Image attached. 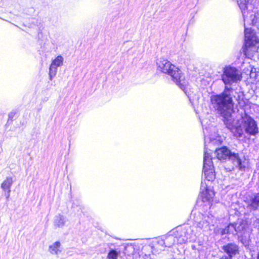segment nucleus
<instances>
[{
  "mask_svg": "<svg viewBox=\"0 0 259 259\" xmlns=\"http://www.w3.org/2000/svg\"><path fill=\"white\" fill-rule=\"evenodd\" d=\"M233 89L231 88L225 87L223 92L220 94L212 95L210 100L213 107L221 115L225 124L227 128H231L236 135H239L241 131H236V128L230 126V120L233 115V100L232 93Z\"/></svg>",
  "mask_w": 259,
  "mask_h": 259,
  "instance_id": "1",
  "label": "nucleus"
},
{
  "mask_svg": "<svg viewBox=\"0 0 259 259\" xmlns=\"http://www.w3.org/2000/svg\"><path fill=\"white\" fill-rule=\"evenodd\" d=\"M215 130V127L212 126L203 128L205 150L204 151L203 171L205 179L208 181L214 180L215 174L210 153L206 150V146H208L207 143L214 145L220 142V137L216 134L214 133L213 135L209 134V132H214Z\"/></svg>",
  "mask_w": 259,
  "mask_h": 259,
  "instance_id": "2",
  "label": "nucleus"
},
{
  "mask_svg": "<svg viewBox=\"0 0 259 259\" xmlns=\"http://www.w3.org/2000/svg\"><path fill=\"white\" fill-rule=\"evenodd\" d=\"M229 122V121H228ZM230 126L236 128V131H241L239 135H237L233 132L232 129L228 128L233 134L236 138H241L243 136L244 132L250 135L254 136L258 133V127L254 120L244 113L241 116V118L234 119L233 116L230 120Z\"/></svg>",
  "mask_w": 259,
  "mask_h": 259,
  "instance_id": "3",
  "label": "nucleus"
},
{
  "mask_svg": "<svg viewBox=\"0 0 259 259\" xmlns=\"http://www.w3.org/2000/svg\"><path fill=\"white\" fill-rule=\"evenodd\" d=\"M215 154L220 160L229 159L233 164V168L244 171L248 166V162L244 156H240L238 153H232L226 147L217 149Z\"/></svg>",
  "mask_w": 259,
  "mask_h": 259,
  "instance_id": "4",
  "label": "nucleus"
},
{
  "mask_svg": "<svg viewBox=\"0 0 259 259\" xmlns=\"http://www.w3.org/2000/svg\"><path fill=\"white\" fill-rule=\"evenodd\" d=\"M238 4L243 17L245 29H247L245 22L254 25L258 22L256 12L253 11L256 6V0H238Z\"/></svg>",
  "mask_w": 259,
  "mask_h": 259,
  "instance_id": "5",
  "label": "nucleus"
},
{
  "mask_svg": "<svg viewBox=\"0 0 259 259\" xmlns=\"http://www.w3.org/2000/svg\"><path fill=\"white\" fill-rule=\"evenodd\" d=\"M158 70L169 75L172 81L178 85L185 93L187 85V81L177 66H158Z\"/></svg>",
  "mask_w": 259,
  "mask_h": 259,
  "instance_id": "6",
  "label": "nucleus"
},
{
  "mask_svg": "<svg viewBox=\"0 0 259 259\" xmlns=\"http://www.w3.org/2000/svg\"><path fill=\"white\" fill-rule=\"evenodd\" d=\"M245 46L244 48V55L247 59H251L256 53L258 54L259 59V46L256 47V44L258 43V40L257 38L255 32L251 29H245L244 30Z\"/></svg>",
  "mask_w": 259,
  "mask_h": 259,
  "instance_id": "7",
  "label": "nucleus"
},
{
  "mask_svg": "<svg viewBox=\"0 0 259 259\" xmlns=\"http://www.w3.org/2000/svg\"><path fill=\"white\" fill-rule=\"evenodd\" d=\"M176 234L178 236L177 242L180 244L186 243L188 241H195L198 236H199V232H195L194 229L189 226L177 228Z\"/></svg>",
  "mask_w": 259,
  "mask_h": 259,
  "instance_id": "8",
  "label": "nucleus"
},
{
  "mask_svg": "<svg viewBox=\"0 0 259 259\" xmlns=\"http://www.w3.org/2000/svg\"><path fill=\"white\" fill-rule=\"evenodd\" d=\"M222 78L225 84H231L232 83L237 82L241 80L242 73L240 70L234 67L226 66L224 69Z\"/></svg>",
  "mask_w": 259,
  "mask_h": 259,
  "instance_id": "9",
  "label": "nucleus"
},
{
  "mask_svg": "<svg viewBox=\"0 0 259 259\" xmlns=\"http://www.w3.org/2000/svg\"><path fill=\"white\" fill-rule=\"evenodd\" d=\"M236 230L238 237L242 243L247 246L249 245L251 230L246 221H239L236 223Z\"/></svg>",
  "mask_w": 259,
  "mask_h": 259,
  "instance_id": "10",
  "label": "nucleus"
},
{
  "mask_svg": "<svg viewBox=\"0 0 259 259\" xmlns=\"http://www.w3.org/2000/svg\"><path fill=\"white\" fill-rule=\"evenodd\" d=\"M202 220L197 222L196 228L199 229L203 232H208L211 230V227H213L214 223H216V219L211 214L209 215H204L201 214Z\"/></svg>",
  "mask_w": 259,
  "mask_h": 259,
  "instance_id": "11",
  "label": "nucleus"
},
{
  "mask_svg": "<svg viewBox=\"0 0 259 259\" xmlns=\"http://www.w3.org/2000/svg\"><path fill=\"white\" fill-rule=\"evenodd\" d=\"M200 196L204 202H208L210 205L214 193L211 188L208 187L205 182H202L200 187Z\"/></svg>",
  "mask_w": 259,
  "mask_h": 259,
  "instance_id": "12",
  "label": "nucleus"
},
{
  "mask_svg": "<svg viewBox=\"0 0 259 259\" xmlns=\"http://www.w3.org/2000/svg\"><path fill=\"white\" fill-rule=\"evenodd\" d=\"M224 251L228 254L229 258L227 256H223L220 259H231V258L238 253V247L233 243H229L223 247Z\"/></svg>",
  "mask_w": 259,
  "mask_h": 259,
  "instance_id": "13",
  "label": "nucleus"
},
{
  "mask_svg": "<svg viewBox=\"0 0 259 259\" xmlns=\"http://www.w3.org/2000/svg\"><path fill=\"white\" fill-rule=\"evenodd\" d=\"M177 233L176 229H174L171 231L168 234L164 237L165 239V247H170L175 243L179 244L177 242L178 236H179V235L176 234Z\"/></svg>",
  "mask_w": 259,
  "mask_h": 259,
  "instance_id": "14",
  "label": "nucleus"
},
{
  "mask_svg": "<svg viewBox=\"0 0 259 259\" xmlns=\"http://www.w3.org/2000/svg\"><path fill=\"white\" fill-rule=\"evenodd\" d=\"M68 222V219L66 217L61 215L58 214L55 217L54 221V225L55 228H62Z\"/></svg>",
  "mask_w": 259,
  "mask_h": 259,
  "instance_id": "15",
  "label": "nucleus"
},
{
  "mask_svg": "<svg viewBox=\"0 0 259 259\" xmlns=\"http://www.w3.org/2000/svg\"><path fill=\"white\" fill-rule=\"evenodd\" d=\"M13 184V178L7 177L1 184V188L4 191L11 192V187Z\"/></svg>",
  "mask_w": 259,
  "mask_h": 259,
  "instance_id": "16",
  "label": "nucleus"
},
{
  "mask_svg": "<svg viewBox=\"0 0 259 259\" xmlns=\"http://www.w3.org/2000/svg\"><path fill=\"white\" fill-rule=\"evenodd\" d=\"M222 234H237L236 230V223L234 224H230L222 231Z\"/></svg>",
  "mask_w": 259,
  "mask_h": 259,
  "instance_id": "17",
  "label": "nucleus"
},
{
  "mask_svg": "<svg viewBox=\"0 0 259 259\" xmlns=\"http://www.w3.org/2000/svg\"><path fill=\"white\" fill-rule=\"evenodd\" d=\"M49 251L52 254H58L61 252L60 243L56 242L49 247Z\"/></svg>",
  "mask_w": 259,
  "mask_h": 259,
  "instance_id": "18",
  "label": "nucleus"
},
{
  "mask_svg": "<svg viewBox=\"0 0 259 259\" xmlns=\"http://www.w3.org/2000/svg\"><path fill=\"white\" fill-rule=\"evenodd\" d=\"M251 206L256 209L259 206V193L253 194L250 198Z\"/></svg>",
  "mask_w": 259,
  "mask_h": 259,
  "instance_id": "19",
  "label": "nucleus"
},
{
  "mask_svg": "<svg viewBox=\"0 0 259 259\" xmlns=\"http://www.w3.org/2000/svg\"><path fill=\"white\" fill-rule=\"evenodd\" d=\"M120 251H118L115 249H111L109 251L107 258L108 259H117Z\"/></svg>",
  "mask_w": 259,
  "mask_h": 259,
  "instance_id": "20",
  "label": "nucleus"
},
{
  "mask_svg": "<svg viewBox=\"0 0 259 259\" xmlns=\"http://www.w3.org/2000/svg\"><path fill=\"white\" fill-rule=\"evenodd\" d=\"M57 66H50L49 68V77L52 80L55 76L57 71Z\"/></svg>",
  "mask_w": 259,
  "mask_h": 259,
  "instance_id": "21",
  "label": "nucleus"
},
{
  "mask_svg": "<svg viewBox=\"0 0 259 259\" xmlns=\"http://www.w3.org/2000/svg\"><path fill=\"white\" fill-rule=\"evenodd\" d=\"M63 58L61 56H58L52 62L51 65H60L63 63Z\"/></svg>",
  "mask_w": 259,
  "mask_h": 259,
  "instance_id": "22",
  "label": "nucleus"
},
{
  "mask_svg": "<svg viewBox=\"0 0 259 259\" xmlns=\"http://www.w3.org/2000/svg\"><path fill=\"white\" fill-rule=\"evenodd\" d=\"M157 243L159 245H161L162 246H164L165 247V239H164V238L163 237V238H160V239H158Z\"/></svg>",
  "mask_w": 259,
  "mask_h": 259,
  "instance_id": "23",
  "label": "nucleus"
},
{
  "mask_svg": "<svg viewBox=\"0 0 259 259\" xmlns=\"http://www.w3.org/2000/svg\"><path fill=\"white\" fill-rule=\"evenodd\" d=\"M4 192H5V195L6 196L7 199H8L10 197L11 192H8V191H4Z\"/></svg>",
  "mask_w": 259,
  "mask_h": 259,
  "instance_id": "24",
  "label": "nucleus"
},
{
  "mask_svg": "<svg viewBox=\"0 0 259 259\" xmlns=\"http://www.w3.org/2000/svg\"><path fill=\"white\" fill-rule=\"evenodd\" d=\"M168 63V61L167 60H163V61L161 62V65H166Z\"/></svg>",
  "mask_w": 259,
  "mask_h": 259,
  "instance_id": "25",
  "label": "nucleus"
},
{
  "mask_svg": "<svg viewBox=\"0 0 259 259\" xmlns=\"http://www.w3.org/2000/svg\"><path fill=\"white\" fill-rule=\"evenodd\" d=\"M145 257H146L147 258H149L150 257L149 255H145Z\"/></svg>",
  "mask_w": 259,
  "mask_h": 259,
  "instance_id": "26",
  "label": "nucleus"
},
{
  "mask_svg": "<svg viewBox=\"0 0 259 259\" xmlns=\"http://www.w3.org/2000/svg\"><path fill=\"white\" fill-rule=\"evenodd\" d=\"M243 63H250V62L246 61V62H243Z\"/></svg>",
  "mask_w": 259,
  "mask_h": 259,
  "instance_id": "27",
  "label": "nucleus"
},
{
  "mask_svg": "<svg viewBox=\"0 0 259 259\" xmlns=\"http://www.w3.org/2000/svg\"><path fill=\"white\" fill-rule=\"evenodd\" d=\"M2 151V146L0 145V152Z\"/></svg>",
  "mask_w": 259,
  "mask_h": 259,
  "instance_id": "28",
  "label": "nucleus"
},
{
  "mask_svg": "<svg viewBox=\"0 0 259 259\" xmlns=\"http://www.w3.org/2000/svg\"><path fill=\"white\" fill-rule=\"evenodd\" d=\"M257 259H259V252H258V253L257 254Z\"/></svg>",
  "mask_w": 259,
  "mask_h": 259,
  "instance_id": "29",
  "label": "nucleus"
},
{
  "mask_svg": "<svg viewBox=\"0 0 259 259\" xmlns=\"http://www.w3.org/2000/svg\"><path fill=\"white\" fill-rule=\"evenodd\" d=\"M252 73V69L251 68V72H250V75H251Z\"/></svg>",
  "mask_w": 259,
  "mask_h": 259,
  "instance_id": "30",
  "label": "nucleus"
},
{
  "mask_svg": "<svg viewBox=\"0 0 259 259\" xmlns=\"http://www.w3.org/2000/svg\"><path fill=\"white\" fill-rule=\"evenodd\" d=\"M201 124L202 125V126L203 127V121H201Z\"/></svg>",
  "mask_w": 259,
  "mask_h": 259,
  "instance_id": "31",
  "label": "nucleus"
}]
</instances>
